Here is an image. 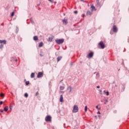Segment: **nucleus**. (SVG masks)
<instances>
[{
	"label": "nucleus",
	"mask_w": 129,
	"mask_h": 129,
	"mask_svg": "<svg viewBox=\"0 0 129 129\" xmlns=\"http://www.w3.org/2000/svg\"><path fill=\"white\" fill-rule=\"evenodd\" d=\"M104 104H106V102H104Z\"/></svg>",
	"instance_id": "nucleus-42"
},
{
	"label": "nucleus",
	"mask_w": 129,
	"mask_h": 129,
	"mask_svg": "<svg viewBox=\"0 0 129 129\" xmlns=\"http://www.w3.org/2000/svg\"><path fill=\"white\" fill-rule=\"evenodd\" d=\"M49 2H50V3H53V1L52 0H49Z\"/></svg>",
	"instance_id": "nucleus-33"
},
{
	"label": "nucleus",
	"mask_w": 129,
	"mask_h": 129,
	"mask_svg": "<svg viewBox=\"0 0 129 129\" xmlns=\"http://www.w3.org/2000/svg\"><path fill=\"white\" fill-rule=\"evenodd\" d=\"M64 88H65L64 87L60 86V90H64Z\"/></svg>",
	"instance_id": "nucleus-19"
},
{
	"label": "nucleus",
	"mask_w": 129,
	"mask_h": 129,
	"mask_svg": "<svg viewBox=\"0 0 129 129\" xmlns=\"http://www.w3.org/2000/svg\"><path fill=\"white\" fill-rule=\"evenodd\" d=\"M15 16V12H12L11 14V17H14Z\"/></svg>",
	"instance_id": "nucleus-23"
},
{
	"label": "nucleus",
	"mask_w": 129,
	"mask_h": 129,
	"mask_svg": "<svg viewBox=\"0 0 129 129\" xmlns=\"http://www.w3.org/2000/svg\"><path fill=\"white\" fill-rule=\"evenodd\" d=\"M33 39L34 40V41H37V40H38V36H34Z\"/></svg>",
	"instance_id": "nucleus-13"
},
{
	"label": "nucleus",
	"mask_w": 129,
	"mask_h": 129,
	"mask_svg": "<svg viewBox=\"0 0 129 129\" xmlns=\"http://www.w3.org/2000/svg\"><path fill=\"white\" fill-rule=\"evenodd\" d=\"M97 113H98V114H100V112L98 111V112H97Z\"/></svg>",
	"instance_id": "nucleus-35"
},
{
	"label": "nucleus",
	"mask_w": 129,
	"mask_h": 129,
	"mask_svg": "<svg viewBox=\"0 0 129 129\" xmlns=\"http://www.w3.org/2000/svg\"><path fill=\"white\" fill-rule=\"evenodd\" d=\"M0 43L2 44V43H4V44H7V41L6 40H0Z\"/></svg>",
	"instance_id": "nucleus-12"
},
{
	"label": "nucleus",
	"mask_w": 129,
	"mask_h": 129,
	"mask_svg": "<svg viewBox=\"0 0 129 129\" xmlns=\"http://www.w3.org/2000/svg\"><path fill=\"white\" fill-rule=\"evenodd\" d=\"M74 13H75V14H78V12H77V11H74Z\"/></svg>",
	"instance_id": "nucleus-31"
},
{
	"label": "nucleus",
	"mask_w": 129,
	"mask_h": 129,
	"mask_svg": "<svg viewBox=\"0 0 129 129\" xmlns=\"http://www.w3.org/2000/svg\"><path fill=\"white\" fill-rule=\"evenodd\" d=\"M99 73H97L96 75H99Z\"/></svg>",
	"instance_id": "nucleus-41"
},
{
	"label": "nucleus",
	"mask_w": 129,
	"mask_h": 129,
	"mask_svg": "<svg viewBox=\"0 0 129 129\" xmlns=\"http://www.w3.org/2000/svg\"><path fill=\"white\" fill-rule=\"evenodd\" d=\"M3 103H4V102L1 101L0 102V105H2V104H3Z\"/></svg>",
	"instance_id": "nucleus-28"
},
{
	"label": "nucleus",
	"mask_w": 129,
	"mask_h": 129,
	"mask_svg": "<svg viewBox=\"0 0 129 129\" xmlns=\"http://www.w3.org/2000/svg\"><path fill=\"white\" fill-rule=\"evenodd\" d=\"M87 109H88L87 106H86L85 107V112H86L87 111Z\"/></svg>",
	"instance_id": "nucleus-21"
},
{
	"label": "nucleus",
	"mask_w": 129,
	"mask_h": 129,
	"mask_svg": "<svg viewBox=\"0 0 129 129\" xmlns=\"http://www.w3.org/2000/svg\"><path fill=\"white\" fill-rule=\"evenodd\" d=\"M93 56V52H91L90 53H89V57H92Z\"/></svg>",
	"instance_id": "nucleus-14"
},
{
	"label": "nucleus",
	"mask_w": 129,
	"mask_h": 129,
	"mask_svg": "<svg viewBox=\"0 0 129 129\" xmlns=\"http://www.w3.org/2000/svg\"><path fill=\"white\" fill-rule=\"evenodd\" d=\"M61 59H62V57H57V62H59V61H60V60H61Z\"/></svg>",
	"instance_id": "nucleus-18"
},
{
	"label": "nucleus",
	"mask_w": 129,
	"mask_h": 129,
	"mask_svg": "<svg viewBox=\"0 0 129 129\" xmlns=\"http://www.w3.org/2000/svg\"><path fill=\"white\" fill-rule=\"evenodd\" d=\"M63 95H60V98H59V101L60 102H63Z\"/></svg>",
	"instance_id": "nucleus-9"
},
{
	"label": "nucleus",
	"mask_w": 129,
	"mask_h": 129,
	"mask_svg": "<svg viewBox=\"0 0 129 129\" xmlns=\"http://www.w3.org/2000/svg\"><path fill=\"white\" fill-rule=\"evenodd\" d=\"M40 56H41V57H43V55H42V54H40Z\"/></svg>",
	"instance_id": "nucleus-37"
},
{
	"label": "nucleus",
	"mask_w": 129,
	"mask_h": 129,
	"mask_svg": "<svg viewBox=\"0 0 129 129\" xmlns=\"http://www.w3.org/2000/svg\"><path fill=\"white\" fill-rule=\"evenodd\" d=\"M41 77H43V72H39L37 75L38 78H41Z\"/></svg>",
	"instance_id": "nucleus-6"
},
{
	"label": "nucleus",
	"mask_w": 129,
	"mask_h": 129,
	"mask_svg": "<svg viewBox=\"0 0 129 129\" xmlns=\"http://www.w3.org/2000/svg\"><path fill=\"white\" fill-rule=\"evenodd\" d=\"M51 119H52V117H51L50 116H47L45 117V120L46 121H51Z\"/></svg>",
	"instance_id": "nucleus-5"
},
{
	"label": "nucleus",
	"mask_w": 129,
	"mask_h": 129,
	"mask_svg": "<svg viewBox=\"0 0 129 129\" xmlns=\"http://www.w3.org/2000/svg\"><path fill=\"white\" fill-rule=\"evenodd\" d=\"M55 42L56 43V44H62V43H64V39H56L55 40Z\"/></svg>",
	"instance_id": "nucleus-1"
},
{
	"label": "nucleus",
	"mask_w": 129,
	"mask_h": 129,
	"mask_svg": "<svg viewBox=\"0 0 129 129\" xmlns=\"http://www.w3.org/2000/svg\"><path fill=\"white\" fill-rule=\"evenodd\" d=\"M81 2H84V0H81Z\"/></svg>",
	"instance_id": "nucleus-40"
},
{
	"label": "nucleus",
	"mask_w": 129,
	"mask_h": 129,
	"mask_svg": "<svg viewBox=\"0 0 129 129\" xmlns=\"http://www.w3.org/2000/svg\"><path fill=\"white\" fill-rule=\"evenodd\" d=\"M3 47H4V45H0V48H3Z\"/></svg>",
	"instance_id": "nucleus-29"
},
{
	"label": "nucleus",
	"mask_w": 129,
	"mask_h": 129,
	"mask_svg": "<svg viewBox=\"0 0 129 129\" xmlns=\"http://www.w3.org/2000/svg\"><path fill=\"white\" fill-rule=\"evenodd\" d=\"M83 18H84V15H82Z\"/></svg>",
	"instance_id": "nucleus-38"
},
{
	"label": "nucleus",
	"mask_w": 129,
	"mask_h": 129,
	"mask_svg": "<svg viewBox=\"0 0 129 129\" xmlns=\"http://www.w3.org/2000/svg\"><path fill=\"white\" fill-rule=\"evenodd\" d=\"M62 23L63 24V25H67V24H68V21L67 19H63L62 20Z\"/></svg>",
	"instance_id": "nucleus-8"
},
{
	"label": "nucleus",
	"mask_w": 129,
	"mask_h": 129,
	"mask_svg": "<svg viewBox=\"0 0 129 129\" xmlns=\"http://www.w3.org/2000/svg\"><path fill=\"white\" fill-rule=\"evenodd\" d=\"M52 40H53V38L52 37H49L48 41H49V42H52Z\"/></svg>",
	"instance_id": "nucleus-17"
},
{
	"label": "nucleus",
	"mask_w": 129,
	"mask_h": 129,
	"mask_svg": "<svg viewBox=\"0 0 129 129\" xmlns=\"http://www.w3.org/2000/svg\"><path fill=\"white\" fill-rule=\"evenodd\" d=\"M38 94H39V92H37L36 93V96H38Z\"/></svg>",
	"instance_id": "nucleus-30"
},
{
	"label": "nucleus",
	"mask_w": 129,
	"mask_h": 129,
	"mask_svg": "<svg viewBox=\"0 0 129 129\" xmlns=\"http://www.w3.org/2000/svg\"><path fill=\"white\" fill-rule=\"evenodd\" d=\"M35 77V73H32L31 75V78H34V77Z\"/></svg>",
	"instance_id": "nucleus-16"
},
{
	"label": "nucleus",
	"mask_w": 129,
	"mask_h": 129,
	"mask_svg": "<svg viewBox=\"0 0 129 129\" xmlns=\"http://www.w3.org/2000/svg\"><path fill=\"white\" fill-rule=\"evenodd\" d=\"M1 112H4V110H1Z\"/></svg>",
	"instance_id": "nucleus-34"
},
{
	"label": "nucleus",
	"mask_w": 129,
	"mask_h": 129,
	"mask_svg": "<svg viewBox=\"0 0 129 129\" xmlns=\"http://www.w3.org/2000/svg\"><path fill=\"white\" fill-rule=\"evenodd\" d=\"M99 91H100V92H102V91L101 90H99Z\"/></svg>",
	"instance_id": "nucleus-39"
},
{
	"label": "nucleus",
	"mask_w": 129,
	"mask_h": 129,
	"mask_svg": "<svg viewBox=\"0 0 129 129\" xmlns=\"http://www.w3.org/2000/svg\"><path fill=\"white\" fill-rule=\"evenodd\" d=\"M39 47H43V42H40L39 43Z\"/></svg>",
	"instance_id": "nucleus-20"
},
{
	"label": "nucleus",
	"mask_w": 129,
	"mask_h": 129,
	"mask_svg": "<svg viewBox=\"0 0 129 129\" xmlns=\"http://www.w3.org/2000/svg\"><path fill=\"white\" fill-rule=\"evenodd\" d=\"M24 96L25 97H28V96H29V95L28 94V93H25V95H24Z\"/></svg>",
	"instance_id": "nucleus-22"
},
{
	"label": "nucleus",
	"mask_w": 129,
	"mask_h": 129,
	"mask_svg": "<svg viewBox=\"0 0 129 129\" xmlns=\"http://www.w3.org/2000/svg\"><path fill=\"white\" fill-rule=\"evenodd\" d=\"M99 45L100 46L101 49H104V48H105V45H104V43L102 41H101L99 43Z\"/></svg>",
	"instance_id": "nucleus-3"
},
{
	"label": "nucleus",
	"mask_w": 129,
	"mask_h": 129,
	"mask_svg": "<svg viewBox=\"0 0 129 129\" xmlns=\"http://www.w3.org/2000/svg\"><path fill=\"white\" fill-rule=\"evenodd\" d=\"M87 15H88L89 16L92 15V11H88L87 12Z\"/></svg>",
	"instance_id": "nucleus-11"
},
{
	"label": "nucleus",
	"mask_w": 129,
	"mask_h": 129,
	"mask_svg": "<svg viewBox=\"0 0 129 129\" xmlns=\"http://www.w3.org/2000/svg\"><path fill=\"white\" fill-rule=\"evenodd\" d=\"M104 93H106V92L105 90L104 91Z\"/></svg>",
	"instance_id": "nucleus-36"
},
{
	"label": "nucleus",
	"mask_w": 129,
	"mask_h": 129,
	"mask_svg": "<svg viewBox=\"0 0 129 129\" xmlns=\"http://www.w3.org/2000/svg\"><path fill=\"white\" fill-rule=\"evenodd\" d=\"M67 91V92H68V93H70L72 91V86L68 87Z\"/></svg>",
	"instance_id": "nucleus-4"
},
{
	"label": "nucleus",
	"mask_w": 129,
	"mask_h": 129,
	"mask_svg": "<svg viewBox=\"0 0 129 129\" xmlns=\"http://www.w3.org/2000/svg\"><path fill=\"white\" fill-rule=\"evenodd\" d=\"M96 108H97V109H98V110L100 109V108H98V106H96Z\"/></svg>",
	"instance_id": "nucleus-26"
},
{
	"label": "nucleus",
	"mask_w": 129,
	"mask_h": 129,
	"mask_svg": "<svg viewBox=\"0 0 129 129\" xmlns=\"http://www.w3.org/2000/svg\"><path fill=\"white\" fill-rule=\"evenodd\" d=\"M113 31L114 33H116V32H117V28H116V26L115 25H114L113 27Z\"/></svg>",
	"instance_id": "nucleus-7"
},
{
	"label": "nucleus",
	"mask_w": 129,
	"mask_h": 129,
	"mask_svg": "<svg viewBox=\"0 0 129 129\" xmlns=\"http://www.w3.org/2000/svg\"><path fill=\"white\" fill-rule=\"evenodd\" d=\"M9 110V107L8 106H6L5 108H4V111H7V110Z\"/></svg>",
	"instance_id": "nucleus-15"
},
{
	"label": "nucleus",
	"mask_w": 129,
	"mask_h": 129,
	"mask_svg": "<svg viewBox=\"0 0 129 129\" xmlns=\"http://www.w3.org/2000/svg\"><path fill=\"white\" fill-rule=\"evenodd\" d=\"M96 87H97V88H100V86H97Z\"/></svg>",
	"instance_id": "nucleus-32"
},
{
	"label": "nucleus",
	"mask_w": 129,
	"mask_h": 129,
	"mask_svg": "<svg viewBox=\"0 0 129 129\" xmlns=\"http://www.w3.org/2000/svg\"><path fill=\"white\" fill-rule=\"evenodd\" d=\"M1 97H3V96H5V94H4L3 93H1Z\"/></svg>",
	"instance_id": "nucleus-25"
},
{
	"label": "nucleus",
	"mask_w": 129,
	"mask_h": 129,
	"mask_svg": "<svg viewBox=\"0 0 129 129\" xmlns=\"http://www.w3.org/2000/svg\"><path fill=\"white\" fill-rule=\"evenodd\" d=\"M73 112L76 113L78 112V106L75 105L74 106L73 109Z\"/></svg>",
	"instance_id": "nucleus-2"
},
{
	"label": "nucleus",
	"mask_w": 129,
	"mask_h": 129,
	"mask_svg": "<svg viewBox=\"0 0 129 129\" xmlns=\"http://www.w3.org/2000/svg\"><path fill=\"white\" fill-rule=\"evenodd\" d=\"M91 10L92 12L93 11H96V9H95V7L94 6H92L91 7Z\"/></svg>",
	"instance_id": "nucleus-10"
},
{
	"label": "nucleus",
	"mask_w": 129,
	"mask_h": 129,
	"mask_svg": "<svg viewBox=\"0 0 129 129\" xmlns=\"http://www.w3.org/2000/svg\"><path fill=\"white\" fill-rule=\"evenodd\" d=\"M25 83H26V84L27 85H29V81H26Z\"/></svg>",
	"instance_id": "nucleus-27"
},
{
	"label": "nucleus",
	"mask_w": 129,
	"mask_h": 129,
	"mask_svg": "<svg viewBox=\"0 0 129 129\" xmlns=\"http://www.w3.org/2000/svg\"><path fill=\"white\" fill-rule=\"evenodd\" d=\"M106 94L107 95V96H108V95H109V92H106Z\"/></svg>",
	"instance_id": "nucleus-24"
}]
</instances>
